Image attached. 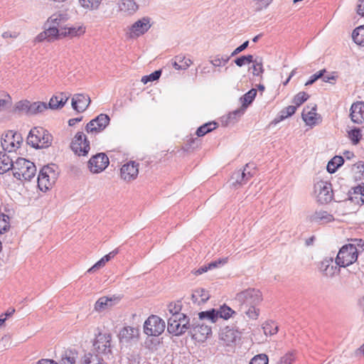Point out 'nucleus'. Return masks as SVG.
<instances>
[{"instance_id":"obj_20","label":"nucleus","mask_w":364,"mask_h":364,"mask_svg":"<svg viewBox=\"0 0 364 364\" xmlns=\"http://www.w3.org/2000/svg\"><path fill=\"white\" fill-rule=\"evenodd\" d=\"M350 116L353 122L363 123L364 122V103L362 102L353 103L350 107Z\"/></svg>"},{"instance_id":"obj_23","label":"nucleus","mask_w":364,"mask_h":364,"mask_svg":"<svg viewBox=\"0 0 364 364\" xmlns=\"http://www.w3.org/2000/svg\"><path fill=\"white\" fill-rule=\"evenodd\" d=\"M311 223H327L334 220L333 216L326 210H316L309 216Z\"/></svg>"},{"instance_id":"obj_36","label":"nucleus","mask_w":364,"mask_h":364,"mask_svg":"<svg viewBox=\"0 0 364 364\" xmlns=\"http://www.w3.org/2000/svg\"><path fill=\"white\" fill-rule=\"evenodd\" d=\"M344 163V159L341 156H334L327 164V171L331 173H335L336 170Z\"/></svg>"},{"instance_id":"obj_11","label":"nucleus","mask_w":364,"mask_h":364,"mask_svg":"<svg viewBox=\"0 0 364 364\" xmlns=\"http://www.w3.org/2000/svg\"><path fill=\"white\" fill-rule=\"evenodd\" d=\"M190 333L193 338L203 341L212 333V330L210 326L203 323V321L194 318L191 321Z\"/></svg>"},{"instance_id":"obj_48","label":"nucleus","mask_w":364,"mask_h":364,"mask_svg":"<svg viewBox=\"0 0 364 364\" xmlns=\"http://www.w3.org/2000/svg\"><path fill=\"white\" fill-rule=\"evenodd\" d=\"M230 57L231 56L228 55H223L220 57V55H215L213 59L210 60V63L215 67L225 65L229 61Z\"/></svg>"},{"instance_id":"obj_63","label":"nucleus","mask_w":364,"mask_h":364,"mask_svg":"<svg viewBox=\"0 0 364 364\" xmlns=\"http://www.w3.org/2000/svg\"><path fill=\"white\" fill-rule=\"evenodd\" d=\"M226 262V259H218L216 261H213L210 262L208 265L210 269L218 267L219 264H225Z\"/></svg>"},{"instance_id":"obj_25","label":"nucleus","mask_w":364,"mask_h":364,"mask_svg":"<svg viewBox=\"0 0 364 364\" xmlns=\"http://www.w3.org/2000/svg\"><path fill=\"white\" fill-rule=\"evenodd\" d=\"M69 99V95L65 92L58 93L51 97L48 105L50 109H59L63 107Z\"/></svg>"},{"instance_id":"obj_50","label":"nucleus","mask_w":364,"mask_h":364,"mask_svg":"<svg viewBox=\"0 0 364 364\" xmlns=\"http://www.w3.org/2000/svg\"><path fill=\"white\" fill-rule=\"evenodd\" d=\"M309 97V95L305 92H299L293 100V103L296 105V107L303 104Z\"/></svg>"},{"instance_id":"obj_28","label":"nucleus","mask_w":364,"mask_h":364,"mask_svg":"<svg viewBox=\"0 0 364 364\" xmlns=\"http://www.w3.org/2000/svg\"><path fill=\"white\" fill-rule=\"evenodd\" d=\"M85 31V28L81 26L61 28L62 37L69 36L73 38L83 34Z\"/></svg>"},{"instance_id":"obj_2","label":"nucleus","mask_w":364,"mask_h":364,"mask_svg":"<svg viewBox=\"0 0 364 364\" xmlns=\"http://www.w3.org/2000/svg\"><path fill=\"white\" fill-rule=\"evenodd\" d=\"M52 141V135L41 127L31 129L27 137V143L35 149L48 148L51 145Z\"/></svg>"},{"instance_id":"obj_9","label":"nucleus","mask_w":364,"mask_h":364,"mask_svg":"<svg viewBox=\"0 0 364 364\" xmlns=\"http://www.w3.org/2000/svg\"><path fill=\"white\" fill-rule=\"evenodd\" d=\"M314 193L318 202L328 203L333 199L332 186L327 181H320L314 184Z\"/></svg>"},{"instance_id":"obj_38","label":"nucleus","mask_w":364,"mask_h":364,"mask_svg":"<svg viewBox=\"0 0 364 364\" xmlns=\"http://www.w3.org/2000/svg\"><path fill=\"white\" fill-rule=\"evenodd\" d=\"M352 38L356 44L364 46V26H358L354 29Z\"/></svg>"},{"instance_id":"obj_10","label":"nucleus","mask_w":364,"mask_h":364,"mask_svg":"<svg viewBox=\"0 0 364 364\" xmlns=\"http://www.w3.org/2000/svg\"><path fill=\"white\" fill-rule=\"evenodd\" d=\"M70 148L77 155L85 156L90 150V141L83 132H79L74 136Z\"/></svg>"},{"instance_id":"obj_4","label":"nucleus","mask_w":364,"mask_h":364,"mask_svg":"<svg viewBox=\"0 0 364 364\" xmlns=\"http://www.w3.org/2000/svg\"><path fill=\"white\" fill-rule=\"evenodd\" d=\"M13 171L16 178L31 181L36 175V167L33 162L24 158H18Z\"/></svg>"},{"instance_id":"obj_62","label":"nucleus","mask_w":364,"mask_h":364,"mask_svg":"<svg viewBox=\"0 0 364 364\" xmlns=\"http://www.w3.org/2000/svg\"><path fill=\"white\" fill-rule=\"evenodd\" d=\"M118 253V250L116 249L112 252H110L109 254L104 256L100 259L103 261V263L105 264L108 261H109L112 258H113Z\"/></svg>"},{"instance_id":"obj_16","label":"nucleus","mask_w":364,"mask_h":364,"mask_svg":"<svg viewBox=\"0 0 364 364\" xmlns=\"http://www.w3.org/2000/svg\"><path fill=\"white\" fill-rule=\"evenodd\" d=\"M111 335L110 333H99L93 343L94 349L98 353H107L110 352Z\"/></svg>"},{"instance_id":"obj_42","label":"nucleus","mask_w":364,"mask_h":364,"mask_svg":"<svg viewBox=\"0 0 364 364\" xmlns=\"http://www.w3.org/2000/svg\"><path fill=\"white\" fill-rule=\"evenodd\" d=\"M217 127V124L215 122H209L204 124L198 128L196 131V134L198 136H203L207 133L214 130Z\"/></svg>"},{"instance_id":"obj_46","label":"nucleus","mask_w":364,"mask_h":364,"mask_svg":"<svg viewBox=\"0 0 364 364\" xmlns=\"http://www.w3.org/2000/svg\"><path fill=\"white\" fill-rule=\"evenodd\" d=\"M102 359L97 355L89 353L82 358V364H102Z\"/></svg>"},{"instance_id":"obj_47","label":"nucleus","mask_w":364,"mask_h":364,"mask_svg":"<svg viewBox=\"0 0 364 364\" xmlns=\"http://www.w3.org/2000/svg\"><path fill=\"white\" fill-rule=\"evenodd\" d=\"M218 317L223 318L224 319H228L233 314H236L235 311L226 305L220 306V309L218 310Z\"/></svg>"},{"instance_id":"obj_58","label":"nucleus","mask_w":364,"mask_h":364,"mask_svg":"<svg viewBox=\"0 0 364 364\" xmlns=\"http://www.w3.org/2000/svg\"><path fill=\"white\" fill-rule=\"evenodd\" d=\"M326 70L323 69L317 72L316 73L312 75L309 80L305 83L306 86L311 85L314 84L317 80L321 78L323 76V74L326 73Z\"/></svg>"},{"instance_id":"obj_22","label":"nucleus","mask_w":364,"mask_h":364,"mask_svg":"<svg viewBox=\"0 0 364 364\" xmlns=\"http://www.w3.org/2000/svg\"><path fill=\"white\" fill-rule=\"evenodd\" d=\"M316 110V105L311 109L309 107L304 109L301 116L306 125L311 127L319 123L320 117Z\"/></svg>"},{"instance_id":"obj_13","label":"nucleus","mask_w":364,"mask_h":364,"mask_svg":"<svg viewBox=\"0 0 364 364\" xmlns=\"http://www.w3.org/2000/svg\"><path fill=\"white\" fill-rule=\"evenodd\" d=\"M254 168V164H247L243 170L235 171L231 176L232 184L236 186L246 183L253 176L254 173L251 170Z\"/></svg>"},{"instance_id":"obj_53","label":"nucleus","mask_w":364,"mask_h":364,"mask_svg":"<svg viewBox=\"0 0 364 364\" xmlns=\"http://www.w3.org/2000/svg\"><path fill=\"white\" fill-rule=\"evenodd\" d=\"M269 359L265 354H259L253 357L250 364H268Z\"/></svg>"},{"instance_id":"obj_24","label":"nucleus","mask_w":364,"mask_h":364,"mask_svg":"<svg viewBox=\"0 0 364 364\" xmlns=\"http://www.w3.org/2000/svg\"><path fill=\"white\" fill-rule=\"evenodd\" d=\"M151 27L149 18H143L135 22L132 26V33L139 36L146 33Z\"/></svg>"},{"instance_id":"obj_3","label":"nucleus","mask_w":364,"mask_h":364,"mask_svg":"<svg viewBox=\"0 0 364 364\" xmlns=\"http://www.w3.org/2000/svg\"><path fill=\"white\" fill-rule=\"evenodd\" d=\"M58 173V167L55 164L43 166L38 176V188L41 191L48 190L55 183Z\"/></svg>"},{"instance_id":"obj_29","label":"nucleus","mask_w":364,"mask_h":364,"mask_svg":"<svg viewBox=\"0 0 364 364\" xmlns=\"http://www.w3.org/2000/svg\"><path fill=\"white\" fill-rule=\"evenodd\" d=\"M192 64V60L186 58L185 56L179 55L175 57L174 61L172 63L173 67L176 70H186Z\"/></svg>"},{"instance_id":"obj_45","label":"nucleus","mask_w":364,"mask_h":364,"mask_svg":"<svg viewBox=\"0 0 364 364\" xmlns=\"http://www.w3.org/2000/svg\"><path fill=\"white\" fill-rule=\"evenodd\" d=\"M262 328L265 335L272 336L278 331V326L274 321H266Z\"/></svg>"},{"instance_id":"obj_34","label":"nucleus","mask_w":364,"mask_h":364,"mask_svg":"<svg viewBox=\"0 0 364 364\" xmlns=\"http://www.w3.org/2000/svg\"><path fill=\"white\" fill-rule=\"evenodd\" d=\"M102 0H78L81 7L88 11H96L100 8Z\"/></svg>"},{"instance_id":"obj_18","label":"nucleus","mask_w":364,"mask_h":364,"mask_svg":"<svg viewBox=\"0 0 364 364\" xmlns=\"http://www.w3.org/2000/svg\"><path fill=\"white\" fill-rule=\"evenodd\" d=\"M90 98L88 95L76 94L72 98V107L77 112H83L90 104Z\"/></svg>"},{"instance_id":"obj_56","label":"nucleus","mask_w":364,"mask_h":364,"mask_svg":"<svg viewBox=\"0 0 364 364\" xmlns=\"http://www.w3.org/2000/svg\"><path fill=\"white\" fill-rule=\"evenodd\" d=\"M348 135L350 139L353 141L354 144L358 143L361 138L360 130L358 128L351 129L348 132Z\"/></svg>"},{"instance_id":"obj_5","label":"nucleus","mask_w":364,"mask_h":364,"mask_svg":"<svg viewBox=\"0 0 364 364\" xmlns=\"http://www.w3.org/2000/svg\"><path fill=\"white\" fill-rule=\"evenodd\" d=\"M191 328V322L185 314L171 316L168 320L167 330L175 336H181Z\"/></svg>"},{"instance_id":"obj_17","label":"nucleus","mask_w":364,"mask_h":364,"mask_svg":"<svg viewBox=\"0 0 364 364\" xmlns=\"http://www.w3.org/2000/svg\"><path fill=\"white\" fill-rule=\"evenodd\" d=\"M138 173L139 164L134 161H130L124 164L120 169L122 178L127 182L136 179Z\"/></svg>"},{"instance_id":"obj_39","label":"nucleus","mask_w":364,"mask_h":364,"mask_svg":"<svg viewBox=\"0 0 364 364\" xmlns=\"http://www.w3.org/2000/svg\"><path fill=\"white\" fill-rule=\"evenodd\" d=\"M11 96L4 91L0 90V111H4L11 107Z\"/></svg>"},{"instance_id":"obj_59","label":"nucleus","mask_w":364,"mask_h":364,"mask_svg":"<svg viewBox=\"0 0 364 364\" xmlns=\"http://www.w3.org/2000/svg\"><path fill=\"white\" fill-rule=\"evenodd\" d=\"M294 360V353L289 352L285 354L284 356L281 357L277 363V364H291Z\"/></svg>"},{"instance_id":"obj_35","label":"nucleus","mask_w":364,"mask_h":364,"mask_svg":"<svg viewBox=\"0 0 364 364\" xmlns=\"http://www.w3.org/2000/svg\"><path fill=\"white\" fill-rule=\"evenodd\" d=\"M350 198L353 201L364 203V186H358L353 188V192L350 193Z\"/></svg>"},{"instance_id":"obj_15","label":"nucleus","mask_w":364,"mask_h":364,"mask_svg":"<svg viewBox=\"0 0 364 364\" xmlns=\"http://www.w3.org/2000/svg\"><path fill=\"white\" fill-rule=\"evenodd\" d=\"M242 333V331L226 326L221 330L220 338L224 344L230 346L235 344L237 341L240 340Z\"/></svg>"},{"instance_id":"obj_32","label":"nucleus","mask_w":364,"mask_h":364,"mask_svg":"<svg viewBox=\"0 0 364 364\" xmlns=\"http://www.w3.org/2000/svg\"><path fill=\"white\" fill-rule=\"evenodd\" d=\"M45 26L46 34L47 33L49 42L53 41L58 39V38L62 37L61 28H58L51 25H47V23H46Z\"/></svg>"},{"instance_id":"obj_1","label":"nucleus","mask_w":364,"mask_h":364,"mask_svg":"<svg viewBox=\"0 0 364 364\" xmlns=\"http://www.w3.org/2000/svg\"><path fill=\"white\" fill-rule=\"evenodd\" d=\"M262 293L255 289H247L238 293L235 302L239 306V311L245 314L249 318L256 320L259 314L257 306L262 301Z\"/></svg>"},{"instance_id":"obj_49","label":"nucleus","mask_w":364,"mask_h":364,"mask_svg":"<svg viewBox=\"0 0 364 364\" xmlns=\"http://www.w3.org/2000/svg\"><path fill=\"white\" fill-rule=\"evenodd\" d=\"M161 75V70H155L154 72H153L152 73H151L149 75L143 76L141 81L144 84H146L149 82H154L155 80H159Z\"/></svg>"},{"instance_id":"obj_33","label":"nucleus","mask_w":364,"mask_h":364,"mask_svg":"<svg viewBox=\"0 0 364 364\" xmlns=\"http://www.w3.org/2000/svg\"><path fill=\"white\" fill-rule=\"evenodd\" d=\"M112 298L109 297H101L100 298L95 304V309L97 311H100L102 310H104L108 307H111L114 305V301Z\"/></svg>"},{"instance_id":"obj_61","label":"nucleus","mask_w":364,"mask_h":364,"mask_svg":"<svg viewBox=\"0 0 364 364\" xmlns=\"http://www.w3.org/2000/svg\"><path fill=\"white\" fill-rule=\"evenodd\" d=\"M105 264L103 263V261L100 259L98 262H97L92 267H91L88 270V273H94L99 269L104 267Z\"/></svg>"},{"instance_id":"obj_26","label":"nucleus","mask_w":364,"mask_h":364,"mask_svg":"<svg viewBox=\"0 0 364 364\" xmlns=\"http://www.w3.org/2000/svg\"><path fill=\"white\" fill-rule=\"evenodd\" d=\"M15 162L5 153L0 151V174L14 170Z\"/></svg>"},{"instance_id":"obj_14","label":"nucleus","mask_w":364,"mask_h":364,"mask_svg":"<svg viewBox=\"0 0 364 364\" xmlns=\"http://www.w3.org/2000/svg\"><path fill=\"white\" fill-rule=\"evenodd\" d=\"M109 121L110 119L108 115L100 114L87 124L85 130L87 133L100 132L106 128Z\"/></svg>"},{"instance_id":"obj_41","label":"nucleus","mask_w":364,"mask_h":364,"mask_svg":"<svg viewBox=\"0 0 364 364\" xmlns=\"http://www.w3.org/2000/svg\"><path fill=\"white\" fill-rule=\"evenodd\" d=\"M65 21V16L63 14L56 13L53 14L47 21V25H51L59 28L61 23Z\"/></svg>"},{"instance_id":"obj_7","label":"nucleus","mask_w":364,"mask_h":364,"mask_svg":"<svg viewBox=\"0 0 364 364\" xmlns=\"http://www.w3.org/2000/svg\"><path fill=\"white\" fill-rule=\"evenodd\" d=\"M165 329V322L156 315L150 316L144 322V332L149 336H159Z\"/></svg>"},{"instance_id":"obj_55","label":"nucleus","mask_w":364,"mask_h":364,"mask_svg":"<svg viewBox=\"0 0 364 364\" xmlns=\"http://www.w3.org/2000/svg\"><path fill=\"white\" fill-rule=\"evenodd\" d=\"M245 110L246 109L241 106L240 108L237 109L236 110L229 114L228 119L230 120V122L237 120V118L240 117L242 115L244 114Z\"/></svg>"},{"instance_id":"obj_44","label":"nucleus","mask_w":364,"mask_h":364,"mask_svg":"<svg viewBox=\"0 0 364 364\" xmlns=\"http://www.w3.org/2000/svg\"><path fill=\"white\" fill-rule=\"evenodd\" d=\"M272 0H252V8L255 11H260L267 9Z\"/></svg>"},{"instance_id":"obj_43","label":"nucleus","mask_w":364,"mask_h":364,"mask_svg":"<svg viewBox=\"0 0 364 364\" xmlns=\"http://www.w3.org/2000/svg\"><path fill=\"white\" fill-rule=\"evenodd\" d=\"M48 109V105L45 102H36L31 103L29 114H36L41 113Z\"/></svg>"},{"instance_id":"obj_21","label":"nucleus","mask_w":364,"mask_h":364,"mask_svg":"<svg viewBox=\"0 0 364 364\" xmlns=\"http://www.w3.org/2000/svg\"><path fill=\"white\" fill-rule=\"evenodd\" d=\"M139 331L138 328L132 326L124 327L119 333L120 343H127L129 341L138 338Z\"/></svg>"},{"instance_id":"obj_8","label":"nucleus","mask_w":364,"mask_h":364,"mask_svg":"<svg viewBox=\"0 0 364 364\" xmlns=\"http://www.w3.org/2000/svg\"><path fill=\"white\" fill-rule=\"evenodd\" d=\"M23 141L21 134L12 130L6 132L1 137V146L4 151L12 152L20 147Z\"/></svg>"},{"instance_id":"obj_6","label":"nucleus","mask_w":364,"mask_h":364,"mask_svg":"<svg viewBox=\"0 0 364 364\" xmlns=\"http://www.w3.org/2000/svg\"><path fill=\"white\" fill-rule=\"evenodd\" d=\"M360 250L355 245H343L339 250L336 258V264L340 267H346L358 259Z\"/></svg>"},{"instance_id":"obj_37","label":"nucleus","mask_w":364,"mask_h":364,"mask_svg":"<svg viewBox=\"0 0 364 364\" xmlns=\"http://www.w3.org/2000/svg\"><path fill=\"white\" fill-rule=\"evenodd\" d=\"M296 110V106L290 105L285 107L280 112V115L277 118L274 119L273 122L274 124H277L278 122L285 119L286 118L291 117L295 113Z\"/></svg>"},{"instance_id":"obj_60","label":"nucleus","mask_w":364,"mask_h":364,"mask_svg":"<svg viewBox=\"0 0 364 364\" xmlns=\"http://www.w3.org/2000/svg\"><path fill=\"white\" fill-rule=\"evenodd\" d=\"M249 41H246L242 44H241L240 46L236 48L233 52L231 53L230 56H235L240 53V52L243 51L245 49H246L248 47Z\"/></svg>"},{"instance_id":"obj_31","label":"nucleus","mask_w":364,"mask_h":364,"mask_svg":"<svg viewBox=\"0 0 364 364\" xmlns=\"http://www.w3.org/2000/svg\"><path fill=\"white\" fill-rule=\"evenodd\" d=\"M77 355L71 350H65L58 364H75Z\"/></svg>"},{"instance_id":"obj_19","label":"nucleus","mask_w":364,"mask_h":364,"mask_svg":"<svg viewBox=\"0 0 364 364\" xmlns=\"http://www.w3.org/2000/svg\"><path fill=\"white\" fill-rule=\"evenodd\" d=\"M333 260L332 257L325 258L319 264V270L323 275L327 277H333L340 269L338 265H333Z\"/></svg>"},{"instance_id":"obj_54","label":"nucleus","mask_w":364,"mask_h":364,"mask_svg":"<svg viewBox=\"0 0 364 364\" xmlns=\"http://www.w3.org/2000/svg\"><path fill=\"white\" fill-rule=\"evenodd\" d=\"M31 102L27 100L19 101L16 104L15 109L18 111H23L29 114Z\"/></svg>"},{"instance_id":"obj_40","label":"nucleus","mask_w":364,"mask_h":364,"mask_svg":"<svg viewBox=\"0 0 364 364\" xmlns=\"http://www.w3.org/2000/svg\"><path fill=\"white\" fill-rule=\"evenodd\" d=\"M257 95V90L255 89H251L246 94H245L241 98L242 107L245 109L252 102Z\"/></svg>"},{"instance_id":"obj_57","label":"nucleus","mask_w":364,"mask_h":364,"mask_svg":"<svg viewBox=\"0 0 364 364\" xmlns=\"http://www.w3.org/2000/svg\"><path fill=\"white\" fill-rule=\"evenodd\" d=\"M252 74L254 75H259L263 72L262 63L261 59H255L252 65Z\"/></svg>"},{"instance_id":"obj_27","label":"nucleus","mask_w":364,"mask_h":364,"mask_svg":"<svg viewBox=\"0 0 364 364\" xmlns=\"http://www.w3.org/2000/svg\"><path fill=\"white\" fill-rule=\"evenodd\" d=\"M209 298L210 294L208 291L204 289H196L191 295V299L193 302L198 305L204 304L209 299Z\"/></svg>"},{"instance_id":"obj_51","label":"nucleus","mask_w":364,"mask_h":364,"mask_svg":"<svg viewBox=\"0 0 364 364\" xmlns=\"http://www.w3.org/2000/svg\"><path fill=\"white\" fill-rule=\"evenodd\" d=\"M181 303L179 301L176 303H171L168 305V311L170 314H171V316H176L177 314H182L183 313H181Z\"/></svg>"},{"instance_id":"obj_64","label":"nucleus","mask_w":364,"mask_h":364,"mask_svg":"<svg viewBox=\"0 0 364 364\" xmlns=\"http://www.w3.org/2000/svg\"><path fill=\"white\" fill-rule=\"evenodd\" d=\"M357 12L359 15L364 16V0H359Z\"/></svg>"},{"instance_id":"obj_12","label":"nucleus","mask_w":364,"mask_h":364,"mask_svg":"<svg viewBox=\"0 0 364 364\" xmlns=\"http://www.w3.org/2000/svg\"><path fill=\"white\" fill-rule=\"evenodd\" d=\"M109 163L107 156L105 153H99L89 160L88 168L92 173H99L107 167Z\"/></svg>"},{"instance_id":"obj_52","label":"nucleus","mask_w":364,"mask_h":364,"mask_svg":"<svg viewBox=\"0 0 364 364\" xmlns=\"http://www.w3.org/2000/svg\"><path fill=\"white\" fill-rule=\"evenodd\" d=\"M9 217L0 213V234L5 232L9 228Z\"/></svg>"},{"instance_id":"obj_30","label":"nucleus","mask_w":364,"mask_h":364,"mask_svg":"<svg viewBox=\"0 0 364 364\" xmlns=\"http://www.w3.org/2000/svg\"><path fill=\"white\" fill-rule=\"evenodd\" d=\"M218 318V310L212 309L208 311H201L198 314V318L200 321L206 320L211 323H215Z\"/></svg>"}]
</instances>
